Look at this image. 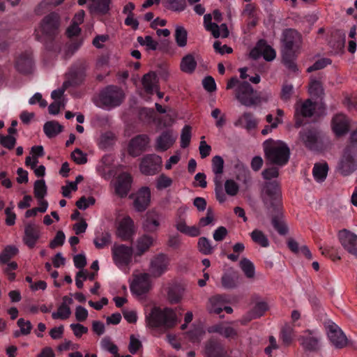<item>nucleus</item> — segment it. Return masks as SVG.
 <instances>
[{
    "mask_svg": "<svg viewBox=\"0 0 357 357\" xmlns=\"http://www.w3.org/2000/svg\"><path fill=\"white\" fill-rule=\"evenodd\" d=\"M328 171L327 163H316L313 168V176L317 181H323L327 176Z\"/></svg>",
    "mask_w": 357,
    "mask_h": 357,
    "instance_id": "obj_38",
    "label": "nucleus"
},
{
    "mask_svg": "<svg viewBox=\"0 0 357 357\" xmlns=\"http://www.w3.org/2000/svg\"><path fill=\"white\" fill-rule=\"evenodd\" d=\"M100 102L105 107H113L119 105L124 98L121 88L110 85L105 87L99 96Z\"/></svg>",
    "mask_w": 357,
    "mask_h": 357,
    "instance_id": "obj_6",
    "label": "nucleus"
},
{
    "mask_svg": "<svg viewBox=\"0 0 357 357\" xmlns=\"http://www.w3.org/2000/svg\"><path fill=\"white\" fill-rule=\"evenodd\" d=\"M162 159L155 154L145 155L140 163V171L145 175H153L158 172Z\"/></svg>",
    "mask_w": 357,
    "mask_h": 357,
    "instance_id": "obj_11",
    "label": "nucleus"
},
{
    "mask_svg": "<svg viewBox=\"0 0 357 357\" xmlns=\"http://www.w3.org/2000/svg\"><path fill=\"white\" fill-rule=\"evenodd\" d=\"M169 8L174 11H182L185 8V0H167Z\"/></svg>",
    "mask_w": 357,
    "mask_h": 357,
    "instance_id": "obj_58",
    "label": "nucleus"
},
{
    "mask_svg": "<svg viewBox=\"0 0 357 357\" xmlns=\"http://www.w3.org/2000/svg\"><path fill=\"white\" fill-rule=\"evenodd\" d=\"M283 47L282 53H295V48L301 41V34L295 29H287L282 33Z\"/></svg>",
    "mask_w": 357,
    "mask_h": 357,
    "instance_id": "obj_8",
    "label": "nucleus"
},
{
    "mask_svg": "<svg viewBox=\"0 0 357 357\" xmlns=\"http://www.w3.org/2000/svg\"><path fill=\"white\" fill-rule=\"evenodd\" d=\"M176 135L172 130L163 131L156 139L155 149L158 151H165L169 149L176 139Z\"/></svg>",
    "mask_w": 357,
    "mask_h": 357,
    "instance_id": "obj_21",
    "label": "nucleus"
},
{
    "mask_svg": "<svg viewBox=\"0 0 357 357\" xmlns=\"http://www.w3.org/2000/svg\"><path fill=\"white\" fill-rule=\"evenodd\" d=\"M184 288L180 284H174L167 291V299L171 304L179 303L183 297Z\"/></svg>",
    "mask_w": 357,
    "mask_h": 357,
    "instance_id": "obj_32",
    "label": "nucleus"
},
{
    "mask_svg": "<svg viewBox=\"0 0 357 357\" xmlns=\"http://www.w3.org/2000/svg\"><path fill=\"white\" fill-rule=\"evenodd\" d=\"M197 67V61L191 54L185 55L181 60L180 68L181 70L187 73H192Z\"/></svg>",
    "mask_w": 357,
    "mask_h": 357,
    "instance_id": "obj_36",
    "label": "nucleus"
},
{
    "mask_svg": "<svg viewBox=\"0 0 357 357\" xmlns=\"http://www.w3.org/2000/svg\"><path fill=\"white\" fill-rule=\"evenodd\" d=\"M264 44V40L261 39L259 40L256 46L250 51V58L257 60L260 56H262V47L261 45Z\"/></svg>",
    "mask_w": 357,
    "mask_h": 357,
    "instance_id": "obj_63",
    "label": "nucleus"
},
{
    "mask_svg": "<svg viewBox=\"0 0 357 357\" xmlns=\"http://www.w3.org/2000/svg\"><path fill=\"white\" fill-rule=\"evenodd\" d=\"M65 0H43L36 7L35 12L37 15H41L43 8H46L47 6H57L61 4Z\"/></svg>",
    "mask_w": 357,
    "mask_h": 357,
    "instance_id": "obj_48",
    "label": "nucleus"
},
{
    "mask_svg": "<svg viewBox=\"0 0 357 357\" xmlns=\"http://www.w3.org/2000/svg\"><path fill=\"white\" fill-rule=\"evenodd\" d=\"M239 280L238 273L232 270H228L221 278V283L225 289H234L238 286Z\"/></svg>",
    "mask_w": 357,
    "mask_h": 357,
    "instance_id": "obj_30",
    "label": "nucleus"
},
{
    "mask_svg": "<svg viewBox=\"0 0 357 357\" xmlns=\"http://www.w3.org/2000/svg\"><path fill=\"white\" fill-rule=\"evenodd\" d=\"M18 249L15 245H7L1 252V264L8 263L10 259L16 256L18 253Z\"/></svg>",
    "mask_w": 357,
    "mask_h": 357,
    "instance_id": "obj_44",
    "label": "nucleus"
},
{
    "mask_svg": "<svg viewBox=\"0 0 357 357\" xmlns=\"http://www.w3.org/2000/svg\"><path fill=\"white\" fill-rule=\"evenodd\" d=\"M238 184L232 179H228L225 183V189L227 195L235 196L238 192Z\"/></svg>",
    "mask_w": 357,
    "mask_h": 357,
    "instance_id": "obj_52",
    "label": "nucleus"
},
{
    "mask_svg": "<svg viewBox=\"0 0 357 357\" xmlns=\"http://www.w3.org/2000/svg\"><path fill=\"white\" fill-rule=\"evenodd\" d=\"M17 324L22 335H27L31 333L32 325L29 321H25L24 319L20 318L17 320Z\"/></svg>",
    "mask_w": 357,
    "mask_h": 357,
    "instance_id": "obj_60",
    "label": "nucleus"
},
{
    "mask_svg": "<svg viewBox=\"0 0 357 357\" xmlns=\"http://www.w3.org/2000/svg\"><path fill=\"white\" fill-rule=\"evenodd\" d=\"M197 249L205 255H211L213 252V247L206 237H200L198 239Z\"/></svg>",
    "mask_w": 357,
    "mask_h": 357,
    "instance_id": "obj_39",
    "label": "nucleus"
},
{
    "mask_svg": "<svg viewBox=\"0 0 357 357\" xmlns=\"http://www.w3.org/2000/svg\"><path fill=\"white\" fill-rule=\"evenodd\" d=\"M207 357H227V352L220 340L210 339L206 344Z\"/></svg>",
    "mask_w": 357,
    "mask_h": 357,
    "instance_id": "obj_22",
    "label": "nucleus"
},
{
    "mask_svg": "<svg viewBox=\"0 0 357 357\" xmlns=\"http://www.w3.org/2000/svg\"><path fill=\"white\" fill-rule=\"evenodd\" d=\"M160 215L152 209L149 211L145 215V219L142 223V229L145 232L153 233L156 231L160 226Z\"/></svg>",
    "mask_w": 357,
    "mask_h": 357,
    "instance_id": "obj_23",
    "label": "nucleus"
},
{
    "mask_svg": "<svg viewBox=\"0 0 357 357\" xmlns=\"http://www.w3.org/2000/svg\"><path fill=\"white\" fill-rule=\"evenodd\" d=\"M234 96L242 105L250 107L260 106L268 100L267 96H261V93L254 89L247 81L238 84L234 90Z\"/></svg>",
    "mask_w": 357,
    "mask_h": 357,
    "instance_id": "obj_2",
    "label": "nucleus"
},
{
    "mask_svg": "<svg viewBox=\"0 0 357 357\" xmlns=\"http://www.w3.org/2000/svg\"><path fill=\"white\" fill-rule=\"evenodd\" d=\"M157 82V75L155 72L151 71L145 74L142 79V83L147 93L152 94L153 92L155 83Z\"/></svg>",
    "mask_w": 357,
    "mask_h": 357,
    "instance_id": "obj_34",
    "label": "nucleus"
},
{
    "mask_svg": "<svg viewBox=\"0 0 357 357\" xmlns=\"http://www.w3.org/2000/svg\"><path fill=\"white\" fill-rule=\"evenodd\" d=\"M154 238L149 235L144 234L137 240V253L138 256L142 255L153 245Z\"/></svg>",
    "mask_w": 357,
    "mask_h": 357,
    "instance_id": "obj_33",
    "label": "nucleus"
},
{
    "mask_svg": "<svg viewBox=\"0 0 357 357\" xmlns=\"http://www.w3.org/2000/svg\"><path fill=\"white\" fill-rule=\"evenodd\" d=\"M15 68L18 72L24 75L33 73V61L31 54L26 52L21 53L15 60Z\"/></svg>",
    "mask_w": 357,
    "mask_h": 357,
    "instance_id": "obj_19",
    "label": "nucleus"
},
{
    "mask_svg": "<svg viewBox=\"0 0 357 357\" xmlns=\"http://www.w3.org/2000/svg\"><path fill=\"white\" fill-rule=\"evenodd\" d=\"M245 122V128L248 130L257 127V121L251 112H244L241 117Z\"/></svg>",
    "mask_w": 357,
    "mask_h": 357,
    "instance_id": "obj_53",
    "label": "nucleus"
},
{
    "mask_svg": "<svg viewBox=\"0 0 357 357\" xmlns=\"http://www.w3.org/2000/svg\"><path fill=\"white\" fill-rule=\"evenodd\" d=\"M169 258L167 255L160 253L151 261L150 273L154 278H158L167 269Z\"/></svg>",
    "mask_w": 357,
    "mask_h": 357,
    "instance_id": "obj_16",
    "label": "nucleus"
},
{
    "mask_svg": "<svg viewBox=\"0 0 357 357\" xmlns=\"http://www.w3.org/2000/svg\"><path fill=\"white\" fill-rule=\"evenodd\" d=\"M261 197L270 212L279 213L282 210V192L277 181H266L262 186Z\"/></svg>",
    "mask_w": 357,
    "mask_h": 357,
    "instance_id": "obj_4",
    "label": "nucleus"
},
{
    "mask_svg": "<svg viewBox=\"0 0 357 357\" xmlns=\"http://www.w3.org/2000/svg\"><path fill=\"white\" fill-rule=\"evenodd\" d=\"M212 165L215 174H221L223 172L224 160L221 156H214L212 159Z\"/></svg>",
    "mask_w": 357,
    "mask_h": 357,
    "instance_id": "obj_50",
    "label": "nucleus"
},
{
    "mask_svg": "<svg viewBox=\"0 0 357 357\" xmlns=\"http://www.w3.org/2000/svg\"><path fill=\"white\" fill-rule=\"evenodd\" d=\"M272 215L271 222L273 227L280 235H286L288 232V227L285 222L281 220L282 218V210L279 213L270 212Z\"/></svg>",
    "mask_w": 357,
    "mask_h": 357,
    "instance_id": "obj_31",
    "label": "nucleus"
},
{
    "mask_svg": "<svg viewBox=\"0 0 357 357\" xmlns=\"http://www.w3.org/2000/svg\"><path fill=\"white\" fill-rule=\"evenodd\" d=\"M142 344V342L137 339L134 335H131L130 337V344L128 346L129 351L135 354L141 347Z\"/></svg>",
    "mask_w": 357,
    "mask_h": 357,
    "instance_id": "obj_64",
    "label": "nucleus"
},
{
    "mask_svg": "<svg viewBox=\"0 0 357 357\" xmlns=\"http://www.w3.org/2000/svg\"><path fill=\"white\" fill-rule=\"evenodd\" d=\"M346 42V35L342 30L337 29L334 31L331 34V40L330 45L334 50L335 53H344Z\"/></svg>",
    "mask_w": 357,
    "mask_h": 357,
    "instance_id": "obj_26",
    "label": "nucleus"
},
{
    "mask_svg": "<svg viewBox=\"0 0 357 357\" xmlns=\"http://www.w3.org/2000/svg\"><path fill=\"white\" fill-rule=\"evenodd\" d=\"M332 123L333 130L337 136H342L348 132L349 126L345 116L342 114L335 116L333 119Z\"/></svg>",
    "mask_w": 357,
    "mask_h": 357,
    "instance_id": "obj_29",
    "label": "nucleus"
},
{
    "mask_svg": "<svg viewBox=\"0 0 357 357\" xmlns=\"http://www.w3.org/2000/svg\"><path fill=\"white\" fill-rule=\"evenodd\" d=\"M151 204V190L142 187L135 194L133 206L137 212H144Z\"/></svg>",
    "mask_w": 357,
    "mask_h": 357,
    "instance_id": "obj_15",
    "label": "nucleus"
},
{
    "mask_svg": "<svg viewBox=\"0 0 357 357\" xmlns=\"http://www.w3.org/2000/svg\"><path fill=\"white\" fill-rule=\"evenodd\" d=\"M325 327L328 331V337L335 347L342 349L347 345V337L337 324L331 322Z\"/></svg>",
    "mask_w": 357,
    "mask_h": 357,
    "instance_id": "obj_9",
    "label": "nucleus"
},
{
    "mask_svg": "<svg viewBox=\"0 0 357 357\" xmlns=\"http://www.w3.org/2000/svg\"><path fill=\"white\" fill-rule=\"evenodd\" d=\"M132 178L128 173L121 174L117 179L115 192L121 197H126L131 188Z\"/></svg>",
    "mask_w": 357,
    "mask_h": 357,
    "instance_id": "obj_24",
    "label": "nucleus"
},
{
    "mask_svg": "<svg viewBox=\"0 0 357 357\" xmlns=\"http://www.w3.org/2000/svg\"><path fill=\"white\" fill-rule=\"evenodd\" d=\"M60 24V15L56 12H52L45 16L40 22L42 32L50 37L54 36L59 33Z\"/></svg>",
    "mask_w": 357,
    "mask_h": 357,
    "instance_id": "obj_7",
    "label": "nucleus"
},
{
    "mask_svg": "<svg viewBox=\"0 0 357 357\" xmlns=\"http://www.w3.org/2000/svg\"><path fill=\"white\" fill-rule=\"evenodd\" d=\"M86 67V63L83 62L75 68L72 69L66 75V80L63 82L64 88L80 85L84 82L86 77L85 71Z\"/></svg>",
    "mask_w": 357,
    "mask_h": 357,
    "instance_id": "obj_10",
    "label": "nucleus"
},
{
    "mask_svg": "<svg viewBox=\"0 0 357 357\" xmlns=\"http://www.w3.org/2000/svg\"><path fill=\"white\" fill-rule=\"evenodd\" d=\"M132 247L115 244L112 248L113 259L117 265H128L132 255Z\"/></svg>",
    "mask_w": 357,
    "mask_h": 357,
    "instance_id": "obj_12",
    "label": "nucleus"
},
{
    "mask_svg": "<svg viewBox=\"0 0 357 357\" xmlns=\"http://www.w3.org/2000/svg\"><path fill=\"white\" fill-rule=\"evenodd\" d=\"M252 240L261 245V247L266 248L269 245L268 240L265 234L259 229H255L250 234Z\"/></svg>",
    "mask_w": 357,
    "mask_h": 357,
    "instance_id": "obj_43",
    "label": "nucleus"
},
{
    "mask_svg": "<svg viewBox=\"0 0 357 357\" xmlns=\"http://www.w3.org/2000/svg\"><path fill=\"white\" fill-rule=\"evenodd\" d=\"M339 239L343 248L351 255L357 257V236L343 229L339 233Z\"/></svg>",
    "mask_w": 357,
    "mask_h": 357,
    "instance_id": "obj_13",
    "label": "nucleus"
},
{
    "mask_svg": "<svg viewBox=\"0 0 357 357\" xmlns=\"http://www.w3.org/2000/svg\"><path fill=\"white\" fill-rule=\"evenodd\" d=\"M149 278V274L148 273L136 275L130 284L131 291L137 296L147 293L151 288Z\"/></svg>",
    "mask_w": 357,
    "mask_h": 357,
    "instance_id": "obj_17",
    "label": "nucleus"
},
{
    "mask_svg": "<svg viewBox=\"0 0 357 357\" xmlns=\"http://www.w3.org/2000/svg\"><path fill=\"white\" fill-rule=\"evenodd\" d=\"M282 61L286 67L293 71L296 72L298 70L297 66L294 63L295 53H282Z\"/></svg>",
    "mask_w": 357,
    "mask_h": 357,
    "instance_id": "obj_46",
    "label": "nucleus"
},
{
    "mask_svg": "<svg viewBox=\"0 0 357 357\" xmlns=\"http://www.w3.org/2000/svg\"><path fill=\"white\" fill-rule=\"evenodd\" d=\"M305 335L300 337L299 341L303 349L309 351H317L319 349V339L313 335V331L307 330Z\"/></svg>",
    "mask_w": 357,
    "mask_h": 357,
    "instance_id": "obj_25",
    "label": "nucleus"
},
{
    "mask_svg": "<svg viewBox=\"0 0 357 357\" xmlns=\"http://www.w3.org/2000/svg\"><path fill=\"white\" fill-rule=\"evenodd\" d=\"M111 243V235L109 233L106 232L102 234L101 237H97L94 240V244L98 249H101L106 245Z\"/></svg>",
    "mask_w": 357,
    "mask_h": 357,
    "instance_id": "obj_51",
    "label": "nucleus"
},
{
    "mask_svg": "<svg viewBox=\"0 0 357 357\" xmlns=\"http://www.w3.org/2000/svg\"><path fill=\"white\" fill-rule=\"evenodd\" d=\"M239 265L248 278H253L255 277V266L249 259L247 258H243L241 260Z\"/></svg>",
    "mask_w": 357,
    "mask_h": 357,
    "instance_id": "obj_41",
    "label": "nucleus"
},
{
    "mask_svg": "<svg viewBox=\"0 0 357 357\" xmlns=\"http://www.w3.org/2000/svg\"><path fill=\"white\" fill-rule=\"evenodd\" d=\"M308 92L314 98H321L324 95V89L322 83L314 78H310Z\"/></svg>",
    "mask_w": 357,
    "mask_h": 357,
    "instance_id": "obj_35",
    "label": "nucleus"
},
{
    "mask_svg": "<svg viewBox=\"0 0 357 357\" xmlns=\"http://www.w3.org/2000/svg\"><path fill=\"white\" fill-rule=\"evenodd\" d=\"M191 127L190 126H185L181 131V146L183 149L187 148L191 139Z\"/></svg>",
    "mask_w": 357,
    "mask_h": 357,
    "instance_id": "obj_47",
    "label": "nucleus"
},
{
    "mask_svg": "<svg viewBox=\"0 0 357 357\" xmlns=\"http://www.w3.org/2000/svg\"><path fill=\"white\" fill-rule=\"evenodd\" d=\"M167 112V114L161 120L165 127L172 126L177 117V113L174 110L169 109Z\"/></svg>",
    "mask_w": 357,
    "mask_h": 357,
    "instance_id": "obj_62",
    "label": "nucleus"
},
{
    "mask_svg": "<svg viewBox=\"0 0 357 357\" xmlns=\"http://www.w3.org/2000/svg\"><path fill=\"white\" fill-rule=\"evenodd\" d=\"M72 159L78 165H84L87 162V157L79 149H75L71 153Z\"/></svg>",
    "mask_w": 357,
    "mask_h": 357,
    "instance_id": "obj_56",
    "label": "nucleus"
},
{
    "mask_svg": "<svg viewBox=\"0 0 357 357\" xmlns=\"http://www.w3.org/2000/svg\"><path fill=\"white\" fill-rule=\"evenodd\" d=\"M17 264L15 261H11L6 264V266L3 269L4 274L8 277L10 281H13L15 279V273L13 271L17 268Z\"/></svg>",
    "mask_w": 357,
    "mask_h": 357,
    "instance_id": "obj_55",
    "label": "nucleus"
},
{
    "mask_svg": "<svg viewBox=\"0 0 357 357\" xmlns=\"http://www.w3.org/2000/svg\"><path fill=\"white\" fill-rule=\"evenodd\" d=\"M70 314L71 310L70 307L66 303H62L58 307L57 312H54L52 314V317L54 319H66L70 317Z\"/></svg>",
    "mask_w": 357,
    "mask_h": 357,
    "instance_id": "obj_45",
    "label": "nucleus"
},
{
    "mask_svg": "<svg viewBox=\"0 0 357 357\" xmlns=\"http://www.w3.org/2000/svg\"><path fill=\"white\" fill-rule=\"evenodd\" d=\"M292 332H293V328L290 326H289V325H285L282 328V331H281L282 340L283 343L285 345H287V346H289L291 343V341H292V337H291Z\"/></svg>",
    "mask_w": 357,
    "mask_h": 357,
    "instance_id": "obj_54",
    "label": "nucleus"
},
{
    "mask_svg": "<svg viewBox=\"0 0 357 357\" xmlns=\"http://www.w3.org/2000/svg\"><path fill=\"white\" fill-rule=\"evenodd\" d=\"M188 33L184 27L177 26L175 30V40L178 47H185L187 44Z\"/></svg>",
    "mask_w": 357,
    "mask_h": 357,
    "instance_id": "obj_40",
    "label": "nucleus"
},
{
    "mask_svg": "<svg viewBox=\"0 0 357 357\" xmlns=\"http://www.w3.org/2000/svg\"><path fill=\"white\" fill-rule=\"evenodd\" d=\"M102 347L109 351L111 354L119 357L118 354V347L116 344L111 342L109 338H104L102 340Z\"/></svg>",
    "mask_w": 357,
    "mask_h": 357,
    "instance_id": "obj_59",
    "label": "nucleus"
},
{
    "mask_svg": "<svg viewBox=\"0 0 357 357\" xmlns=\"http://www.w3.org/2000/svg\"><path fill=\"white\" fill-rule=\"evenodd\" d=\"M33 193L36 198L43 199L47 194V186L43 179L37 180L34 183Z\"/></svg>",
    "mask_w": 357,
    "mask_h": 357,
    "instance_id": "obj_42",
    "label": "nucleus"
},
{
    "mask_svg": "<svg viewBox=\"0 0 357 357\" xmlns=\"http://www.w3.org/2000/svg\"><path fill=\"white\" fill-rule=\"evenodd\" d=\"M262 47V56L264 59L267 61H271L275 58L276 54L275 50L268 45L264 40V44L261 45Z\"/></svg>",
    "mask_w": 357,
    "mask_h": 357,
    "instance_id": "obj_49",
    "label": "nucleus"
},
{
    "mask_svg": "<svg viewBox=\"0 0 357 357\" xmlns=\"http://www.w3.org/2000/svg\"><path fill=\"white\" fill-rule=\"evenodd\" d=\"M63 128V126L55 121L46 122L43 127L45 135L50 138L54 137L61 132Z\"/></svg>",
    "mask_w": 357,
    "mask_h": 357,
    "instance_id": "obj_37",
    "label": "nucleus"
},
{
    "mask_svg": "<svg viewBox=\"0 0 357 357\" xmlns=\"http://www.w3.org/2000/svg\"><path fill=\"white\" fill-rule=\"evenodd\" d=\"M149 142V139L147 135H137L130 140L128 144V153L133 157L139 155L143 151L146 150V147Z\"/></svg>",
    "mask_w": 357,
    "mask_h": 357,
    "instance_id": "obj_18",
    "label": "nucleus"
},
{
    "mask_svg": "<svg viewBox=\"0 0 357 357\" xmlns=\"http://www.w3.org/2000/svg\"><path fill=\"white\" fill-rule=\"evenodd\" d=\"M339 169L342 174L347 176L357 169V146L347 145L344 149Z\"/></svg>",
    "mask_w": 357,
    "mask_h": 357,
    "instance_id": "obj_5",
    "label": "nucleus"
},
{
    "mask_svg": "<svg viewBox=\"0 0 357 357\" xmlns=\"http://www.w3.org/2000/svg\"><path fill=\"white\" fill-rule=\"evenodd\" d=\"M146 321L148 326L151 328L162 327L169 329L176 325L177 317L176 312L172 308L165 307L161 310L158 307H153L146 317Z\"/></svg>",
    "mask_w": 357,
    "mask_h": 357,
    "instance_id": "obj_3",
    "label": "nucleus"
},
{
    "mask_svg": "<svg viewBox=\"0 0 357 357\" xmlns=\"http://www.w3.org/2000/svg\"><path fill=\"white\" fill-rule=\"evenodd\" d=\"M214 221L213 211L211 207H208L206 211V215L204 218H202L199 221V225L200 227H205L211 224Z\"/></svg>",
    "mask_w": 357,
    "mask_h": 357,
    "instance_id": "obj_61",
    "label": "nucleus"
},
{
    "mask_svg": "<svg viewBox=\"0 0 357 357\" xmlns=\"http://www.w3.org/2000/svg\"><path fill=\"white\" fill-rule=\"evenodd\" d=\"M300 139L305 147L310 150L317 148L318 132L314 129L300 132Z\"/></svg>",
    "mask_w": 357,
    "mask_h": 357,
    "instance_id": "obj_27",
    "label": "nucleus"
},
{
    "mask_svg": "<svg viewBox=\"0 0 357 357\" xmlns=\"http://www.w3.org/2000/svg\"><path fill=\"white\" fill-rule=\"evenodd\" d=\"M261 175L263 178L267 181H271L272 178H275L278 177L279 176V170L276 167H271L269 168H266L263 170L261 172Z\"/></svg>",
    "mask_w": 357,
    "mask_h": 357,
    "instance_id": "obj_57",
    "label": "nucleus"
},
{
    "mask_svg": "<svg viewBox=\"0 0 357 357\" xmlns=\"http://www.w3.org/2000/svg\"><path fill=\"white\" fill-rule=\"evenodd\" d=\"M263 148L266 164L283 166L289 161L290 150L285 143L269 139L263 143Z\"/></svg>",
    "mask_w": 357,
    "mask_h": 357,
    "instance_id": "obj_1",
    "label": "nucleus"
},
{
    "mask_svg": "<svg viewBox=\"0 0 357 357\" xmlns=\"http://www.w3.org/2000/svg\"><path fill=\"white\" fill-rule=\"evenodd\" d=\"M315 104L310 99L305 100L301 105L300 109H296L295 114V127L299 128L303 126V122L301 116L310 118L313 116L315 111Z\"/></svg>",
    "mask_w": 357,
    "mask_h": 357,
    "instance_id": "obj_20",
    "label": "nucleus"
},
{
    "mask_svg": "<svg viewBox=\"0 0 357 357\" xmlns=\"http://www.w3.org/2000/svg\"><path fill=\"white\" fill-rule=\"evenodd\" d=\"M40 237V233L37 227L33 224H28L25 226L24 242L29 247L33 248Z\"/></svg>",
    "mask_w": 357,
    "mask_h": 357,
    "instance_id": "obj_28",
    "label": "nucleus"
},
{
    "mask_svg": "<svg viewBox=\"0 0 357 357\" xmlns=\"http://www.w3.org/2000/svg\"><path fill=\"white\" fill-rule=\"evenodd\" d=\"M135 232L133 220L130 217L126 216L119 222L116 234L122 241H130Z\"/></svg>",
    "mask_w": 357,
    "mask_h": 357,
    "instance_id": "obj_14",
    "label": "nucleus"
}]
</instances>
